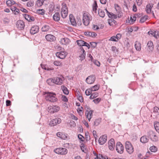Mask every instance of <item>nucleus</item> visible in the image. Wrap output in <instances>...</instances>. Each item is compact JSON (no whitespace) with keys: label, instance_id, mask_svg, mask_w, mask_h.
<instances>
[{"label":"nucleus","instance_id":"1","mask_svg":"<svg viewBox=\"0 0 159 159\" xmlns=\"http://www.w3.org/2000/svg\"><path fill=\"white\" fill-rule=\"evenodd\" d=\"M45 99L46 101L51 102H55L57 101L56 94L53 93L46 92L45 94Z\"/></svg>","mask_w":159,"mask_h":159},{"label":"nucleus","instance_id":"2","mask_svg":"<svg viewBox=\"0 0 159 159\" xmlns=\"http://www.w3.org/2000/svg\"><path fill=\"white\" fill-rule=\"evenodd\" d=\"M92 20V17L88 12H85L83 13V22L85 25H88Z\"/></svg>","mask_w":159,"mask_h":159},{"label":"nucleus","instance_id":"3","mask_svg":"<svg viewBox=\"0 0 159 159\" xmlns=\"http://www.w3.org/2000/svg\"><path fill=\"white\" fill-rule=\"evenodd\" d=\"M61 14L62 17L63 18H66L68 14V11L67 6L66 4H63L61 9Z\"/></svg>","mask_w":159,"mask_h":159},{"label":"nucleus","instance_id":"4","mask_svg":"<svg viewBox=\"0 0 159 159\" xmlns=\"http://www.w3.org/2000/svg\"><path fill=\"white\" fill-rule=\"evenodd\" d=\"M125 148L127 152L129 154H132L134 151V148L129 142L127 141L125 142Z\"/></svg>","mask_w":159,"mask_h":159},{"label":"nucleus","instance_id":"5","mask_svg":"<svg viewBox=\"0 0 159 159\" xmlns=\"http://www.w3.org/2000/svg\"><path fill=\"white\" fill-rule=\"evenodd\" d=\"M79 54L80 60L82 61L84 59L86 56V52L83 47H80L78 50Z\"/></svg>","mask_w":159,"mask_h":159},{"label":"nucleus","instance_id":"6","mask_svg":"<svg viewBox=\"0 0 159 159\" xmlns=\"http://www.w3.org/2000/svg\"><path fill=\"white\" fill-rule=\"evenodd\" d=\"M54 151L56 153L61 155H65L67 153V149L62 148H57Z\"/></svg>","mask_w":159,"mask_h":159},{"label":"nucleus","instance_id":"7","mask_svg":"<svg viewBox=\"0 0 159 159\" xmlns=\"http://www.w3.org/2000/svg\"><path fill=\"white\" fill-rule=\"evenodd\" d=\"M64 80V77L61 75L53 78L54 83L58 85H61L62 84L63 81Z\"/></svg>","mask_w":159,"mask_h":159},{"label":"nucleus","instance_id":"8","mask_svg":"<svg viewBox=\"0 0 159 159\" xmlns=\"http://www.w3.org/2000/svg\"><path fill=\"white\" fill-rule=\"evenodd\" d=\"M116 149L117 152L120 154H122L123 152L124 148L120 142H118L116 143Z\"/></svg>","mask_w":159,"mask_h":159},{"label":"nucleus","instance_id":"9","mask_svg":"<svg viewBox=\"0 0 159 159\" xmlns=\"http://www.w3.org/2000/svg\"><path fill=\"white\" fill-rule=\"evenodd\" d=\"M148 135L151 140L153 141H156L158 140V138L155 133L152 131H150L148 133Z\"/></svg>","mask_w":159,"mask_h":159},{"label":"nucleus","instance_id":"10","mask_svg":"<svg viewBox=\"0 0 159 159\" xmlns=\"http://www.w3.org/2000/svg\"><path fill=\"white\" fill-rule=\"evenodd\" d=\"M61 122V120L59 118L53 119L50 121L49 125L51 126H54L60 124Z\"/></svg>","mask_w":159,"mask_h":159},{"label":"nucleus","instance_id":"11","mask_svg":"<svg viewBox=\"0 0 159 159\" xmlns=\"http://www.w3.org/2000/svg\"><path fill=\"white\" fill-rule=\"evenodd\" d=\"M67 54V52L65 51H61L57 52L56 55L57 57L61 59H64Z\"/></svg>","mask_w":159,"mask_h":159},{"label":"nucleus","instance_id":"12","mask_svg":"<svg viewBox=\"0 0 159 159\" xmlns=\"http://www.w3.org/2000/svg\"><path fill=\"white\" fill-rule=\"evenodd\" d=\"M48 109L50 112L53 113L58 111L60 109V107L58 106L55 105L48 107Z\"/></svg>","mask_w":159,"mask_h":159},{"label":"nucleus","instance_id":"13","mask_svg":"<svg viewBox=\"0 0 159 159\" xmlns=\"http://www.w3.org/2000/svg\"><path fill=\"white\" fill-rule=\"evenodd\" d=\"M16 25V27L20 30L23 29L25 25L24 22L22 20L17 21Z\"/></svg>","mask_w":159,"mask_h":159},{"label":"nucleus","instance_id":"14","mask_svg":"<svg viewBox=\"0 0 159 159\" xmlns=\"http://www.w3.org/2000/svg\"><path fill=\"white\" fill-rule=\"evenodd\" d=\"M107 139V136L104 135L101 136L99 138L98 142L100 144L103 145L106 142Z\"/></svg>","mask_w":159,"mask_h":159},{"label":"nucleus","instance_id":"15","mask_svg":"<svg viewBox=\"0 0 159 159\" xmlns=\"http://www.w3.org/2000/svg\"><path fill=\"white\" fill-rule=\"evenodd\" d=\"M108 147L110 150H113L115 146V141L113 139H111L108 141Z\"/></svg>","mask_w":159,"mask_h":159},{"label":"nucleus","instance_id":"16","mask_svg":"<svg viewBox=\"0 0 159 159\" xmlns=\"http://www.w3.org/2000/svg\"><path fill=\"white\" fill-rule=\"evenodd\" d=\"M95 80V77L94 76L91 75L88 76L86 79V81L88 84L93 83Z\"/></svg>","mask_w":159,"mask_h":159},{"label":"nucleus","instance_id":"17","mask_svg":"<svg viewBox=\"0 0 159 159\" xmlns=\"http://www.w3.org/2000/svg\"><path fill=\"white\" fill-rule=\"evenodd\" d=\"M39 27L37 25H34L31 28L30 31L31 34H34L39 32Z\"/></svg>","mask_w":159,"mask_h":159},{"label":"nucleus","instance_id":"18","mask_svg":"<svg viewBox=\"0 0 159 159\" xmlns=\"http://www.w3.org/2000/svg\"><path fill=\"white\" fill-rule=\"evenodd\" d=\"M45 39L48 41L51 42H53L56 39L55 37L53 35L51 34H48L46 35Z\"/></svg>","mask_w":159,"mask_h":159},{"label":"nucleus","instance_id":"19","mask_svg":"<svg viewBox=\"0 0 159 159\" xmlns=\"http://www.w3.org/2000/svg\"><path fill=\"white\" fill-rule=\"evenodd\" d=\"M57 136L63 139H65L67 138L68 135L67 134L61 132H57L56 134Z\"/></svg>","mask_w":159,"mask_h":159},{"label":"nucleus","instance_id":"20","mask_svg":"<svg viewBox=\"0 0 159 159\" xmlns=\"http://www.w3.org/2000/svg\"><path fill=\"white\" fill-rule=\"evenodd\" d=\"M93 111L90 110L89 111H86L85 113L86 117L88 119V120L90 121L92 116Z\"/></svg>","mask_w":159,"mask_h":159},{"label":"nucleus","instance_id":"21","mask_svg":"<svg viewBox=\"0 0 159 159\" xmlns=\"http://www.w3.org/2000/svg\"><path fill=\"white\" fill-rule=\"evenodd\" d=\"M60 42L62 44L66 45L69 43L70 40L67 38H64L61 39Z\"/></svg>","mask_w":159,"mask_h":159},{"label":"nucleus","instance_id":"22","mask_svg":"<svg viewBox=\"0 0 159 159\" xmlns=\"http://www.w3.org/2000/svg\"><path fill=\"white\" fill-rule=\"evenodd\" d=\"M148 50L149 51H152L153 49V42L150 41L148 42L147 43Z\"/></svg>","mask_w":159,"mask_h":159},{"label":"nucleus","instance_id":"23","mask_svg":"<svg viewBox=\"0 0 159 159\" xmlns=\"http://www.w3.org/2000/svg\"><path fill=\"white\" fill-rule=\"evenodd\" d=\"M69 17L71 25L73 26H76V23L73 15L71 14L70 15Z\"/></svg>","mask_w":159,"mask_h":159},{"label":"nucleus","instance_id":"24","mask_svg":"<svg viewBox=\"0 0 159 159\" xmlns=\"http://www.w3.org/2000/svg\"><path fill=\"white\" fill-rule=\"evenodd\" d=\"M24 17L25 19L29 22L33 21L34 20V17L30 16L28 14H25Z\"/></svg>","mask_w":159,"mask_h":159},{"label":"nucleus","instance_id":"25","mask_svg":"<svg viewBox=\"0 0 159 159\" xmlns=\"http://www.w3.org/2000/svg\"><path fill=\"white\" fill-rule=\"evenodd\" d=\"M153 7V5L149 4L146 7V11L148 13H150L151 12V9Z\"/></svg>","mask_w":159,"mask_h":159},{"label":"nucleus","instance_id":"26","mask_svg":"<svg viewBox=\"0 0 159 159\" xmlns=\"http://www.w3.org/2000/svg\"><path fill=\"white\" fill-rule=\"evenodd\" d=\"M149 140L146 136H143L140 139V142L143 143H147Z\"/></svg>","mask_w":159,"mask_h":159},{"label":"nucleus","instance_id":"27","mask_svg":"<svg viewBox=\"0 0 159 159\" xmlns=\"http://www.w3.org/2000/svg\"><path fill=\"white\" fill-rule=\"evenodd\" d=\"M53 20L56 21H58L60 20V16L59 13H55L53 16Z\"/></svg>","mask_w":159,"mask_h":159},{"label":"nucleus","instance_id":"28","mask_svg":"<svg viewBox=\"0 0 159 159\" xmlns=\"http://www.w3.org/2000/svg\"><path fill=\"white\" fill-rule=\"evenodd\" d=\"M135 47L136 49L138 51H140L141 49V44L139 42H136L135 43Z\"/></svg>","mask_w":159,"mask_h":159},{"label":"nucleus","instance_id":"29","mask_svg":"<svg viewBox=\"0 0 159 159\" xmlns=\"http://www.w3.org/2000/svg\"><path fill=\"white\" fill-rule=\"evenodd\" d=\"M101 122V118H98L95 119L93 125L95 126H98Z\"/></svg>","mask_w":159,"mask_h":159},{"label":"nucleus","instance_id":"30","mask_svg":"<svg viewBox=\"0 0 159 159\" xmlns=\"http://www.w3.org/2000/svg\"><path fill=\"white\" fill-rule=\"evenodd\" d=\"M61 89L63 92V93L66 94L68 95L69 94L68 90L67 88L64 85H62L61 86Z\"/></svg>","mask_w":159,"mask_h":159},{"label":"nucleus","instance_id":"31","mask_svg":"<svg viewBox=\"0 0 159 159\" xmlns=\"http://www.w3.org/2000/svg\"><path fill=\"white\" fill-rule=\"evenodd\" d=\"M98 15L100 16L102 18L104 17L105 16V13L102 10L99 9H98Z\"/></svg>","mask_w":159,"mask_h":159},{"label":"nucleus","instance_id":"32","mask_svg":"<svg viewBox=\"0 0 159 159\" xmlns=\"http://www.w3.org/2000/svg\"><path fill=\"white\" fill-rule=\"evenodd\" d=\"M50 29V27L48 25H43L42 28L41 30L43 32H46L48 31Z\"/></svg>","mask_w":159,"mask_h":159},{"label":"nucleus","instance_id":"33","mask_svg":"<svg viewBox=\"0 0 159 159\" xmlns=\"http://www.w3.org/2000/svg\"><path fill=\"white\" fill-rule=\"evenodd\" d=\"M136 20V17L135 16H131L130 17V20H129V23L131 24H133Z\"/></svg>","mask_w":159,"mask_h":159},{"label":"nucleus","instance_id":"34","mask_svg":"<svg viewBox=\"0 0 159 159\" xmlns=\"http://www.w3.org/2000/svg\"><path fill=\"white\" fill-rule=\"evenodd\" d=\"M98 6L96 2L95 1L93 6V10L95 13H97Z\"/></svg>","mask_w":159,"mask_h":159},{"label":"nucleus","instance_id":"35","mask_svg":"<svg viewBox=\"0 0 159 159\" xmlns=\"http://www.w3.org/2000/svg\"><path fill=\"white\" fill-rule=\"evenodd\" d=\"M6 3L8 6L11 7L15 3V2L13 0H8L7 1Z\"/></svg>","mask_w":159,"mask_h":159},{"label":"nucleus","instance_id":"36","mask_svg":"<svg viewBox=\"0 0 159 159\" xmlns=\"http://www.w3.org/2000/svg\"><path fill=\"white\" fill-rule=\"evenodd\" d=\"M99 85H95L94 86L90 88L92 91H95L98 90L99 88Z\"/></svg>","mask_w":159,"mask_h":159},{"label":"nucleus","instance_id":"37","mask_svg":"<svg viewBox=\"0 0 159 159\" xmlns=\"http://www.w3.org/2000/svg\"><path fill=\"white\" fill-rule=\"evenodd\" d=\"M98 96V93L96 92L92 93L90 97V99H94Z\"/></svg>","mask_w":159,"mask_h":159},{"label":"nucleus","instance_id":"38","mask_svg":"<svg viewBox=\"0 0 159 159\" xmlns=\"http://www.w3.org/2000/svg\"><path fill=\"white\" fill-rule=\"evenodd\" d=\"M53 64L56 66H62L63 65L62 62L59 61H54Z\"/></svg>","mask_w":159,"mask_h":159},{"label":"nucleus","instance_id":"39","mask_svg":"<svg viewBox=\"0 0 159 159\" xmlns=\"http://www.w3.org/2000/svg\"><path fill=\"white\" fill-rule=\"evenodd\" d=\"M78 45L80 46V47H82L84 46V41L82 40H78L76 41Z\"/></svg>","mask_w":159,"mask_h":159},{"label":"nucleus","instance_id":"40","mask_svg":"<svg viewBox=\"0 0 159 159\" xmlns=\"http://www.w3.org/2000/svg\"><path fill=\"white\" fill-rule=\"evenodd\" d=\"M148 16H144L141 17L139 20V22L141 23H143L146 21L148 19Z\"/></svg>","mask_w":159,"mask_h":159},{"label":"nucleus","instance_id":"41","mask_svg":"<svg viewBox=\"0 0 159 159\" xmlns=\"http://www.w3.org/2000/svg\"><path fill=\"white\" fill-rule=\"evenodd\" d=\"M108 16L109 18H111L112 19H116L117 18V15H116L112 13H109Z\"/></svg>","mask_w":159,"mask_h":159},{"label":"nucleus","instance_id":"42","mask_svg":"<svg viewBox=\"0 0 159 159\" xmlns=\"http://www.w3.org/2000/svg\"><path fill=\"white\" fill-rule=\"evenodd\" d=\"M47 82L50 85H52L54 83L53 79L52 78H50L47 80Z\"/></svg>","mask_w":159,"mask_h":159},{"label":"nucleus","instance_id":"43","mask_svg":"<svg viewBox=\"0 0 159 159\" xmlns=\"http://www.w3.org/2000/svg\"><path fill=\"white\" fill-rule=\"evenodd\" d=\"M154 126L157 131L159 133V122H157L155 123Z\"/></svg>","mask_w":159,"mask_h":159},{"label":"nucleus","instance_id":"44","mask_svg":"<svg viewBox=\"0 0 159 159\" xmlns=\"http://www.w3.org/2000/svg\"><path fill=\"white\" fill-rule=\"evenodd\" d=\"M43 0H38L36 2V4L38 7H39L43 5Z\"/></svg>","mask_w":159,"mask_h":159},{"label":"nucleus","instance_id":"45","mask_svg":"<svg viewBox=\"0 0 159 159\" xmlns=\"http://www.w3.org/2000/svg\"><path fill=\"white\" fill-rule=\"evenodd\" d=\"M92 91L91 89V88L87 89L85 91V93L87 96H89L91 95L92 93Z\"/></svg>","mask_w":159,"mask_h":159},{"label":"nucleus","instance_id":"46","mask_svg":"<svg viewBox=\"0 0 159 159\" xmlns=\"http://www.w3.org/2000/svg\"><path fill=\"white\" fill-rule=\"evenodd\" d=\"M34 2L32 0H30L27 2V6L28 7H31L34 5Z\"/></svg>","mask_w":159,"mask_h":159},{"label":"nucleus","instance_id":"47","mask_svg":"<svg viewBox=\"0 0 159 159\" xmlns=\"http://www.w3.org/2000/svg\"><path fill=\"white\" fill-rule=\"evenodd\" d=\"M150 150L152 152H155L157 151V148L156 146H153L150 148Z\"/></svg>","mask_w":159,"mask_h":159},{"label":"nucleus","instance_id":"48","mask_svg":"<svg viewBox=\"0 0 159 159\" xmlns=\"http://www.w3.org/2000/svg\"><path fill=\"white\" fill-rule=\"evenodd\" d=\"M80 147L81 150L83 152H84L86 150V148L84 145L83 143H82L80 145Z\"/></svg>","mask_w":159,"mask_h":159},{"label":"nucleus","instance_id":"49","mask_svg":"<svg viewBox=\"0 0 159 159\" xmlns=\"http://www.w3.org/2000/svg\"><path fill=\"white\" fill-rule=\"evenodd\" d=\"M116 13L119 18H120L123 15V13L121 10L116 11Z\"/></svg>","mask_w":159,"mask_h":159},{"label":"nucleus","instance_id":"50","mask_svg":"<svg viewBox=\"0 0 159 159\" xmlns=\"http://www.w3.org/2000/svg\"><path fill=\"white\" fill-rule=\"evenodd\" d=\"M101 98H98L96 99H95L93 100V102L95 104H98L99 103L101 100Z\"/></svg>","mask_w":159,"mask_h":159},{"label":"nucleus","instance_id":"51","mask_svg":"<svg viewBox=\"0 0 159 159\" xmlns=\"http://www.w3.org/2000/svg\"><path fill=\"white\" fill-rule=\"evenodd\" d=\"M37 12L39 14L43 15L44 14L45 11L43 9H39L37 10Z\"/></svg>","mask_w":159,"mask_h":159},{"label":"nucleus","instance_id":"52","mask_svg":"<svg viewBox=\"0 0 159 159\" xmlns=\"http://www.w3.org/2000/svg\"><path fill=\"white\" fill-rule=\"evenodd\" d=\"M114 6L116 11L121 10V8L118 4H115Z\"/></svg>","mask_w":159,"mask_h":159},{"label":"nucleus","instance_id":"53","mask_svg":"<svg viewBox=\"0 0 159 159\" xmlns=\"http://www.w3.org/2000/svg\"><path fill=\"white\" fill-rule=\"evenodd\" d=\"M78 138L81 141H84V137L81 134H79L78 135Z\"/></svg>","mask_w":159,"mask_h":159},{"label":"nucleus","instance_id":"54","mask_svg":"<svg viewBox=\"0 0 159 159\" xmlns=\"http://www.w3.org/2000/svg\"><path fill=\"white\" fill-rule=\"evenodd\" d=\"M156 32H154L152 31H149L148 32L149 34H151L153 36L156 38H157V36L156 35Z\"/></svg>","mask_w":159,"mask_h":159},{"label":"nucleus","instance_id":"55","mask_svg":"<svg viewBox=\"0 0 159 159\" xmlns=\"http://www.w3.org/2000/svg\"><path fill=\"white\" fill-rule=\"evenodd\" d=\"M90 44L91 47L95 48L97 46V43L95 42H90Z\"/></svg>","mask_w":159,"mask_h":159},{"label":"nucleus","instance_id":"56","mask_svg":"<svg viewBox=\"0 0 159 159\" xmlns=\"http://www.w3.org/2000/svg\"><path fill=\"white\" fill-rule=\"evenodd\" d=\"M62 99L63 101L65 102H67L68 101V99L65 96L62 95Z\"/></svg>","mask_w":159,"mask_h":159},{"label":"nucleus","instance_id":"57","mask_svg":"<svg viewBox=\"0 0 159 159\" xmlns=\"http://www.w3.org/2000/svg\"><path fill=\"white\" fill-rule=\"evenodd\" d=\"M2 21L4 24H7L9 21V20L7 18H4L3 19Z\"/></svg>","mask_w":159,"mask_h":159},{"label":"nucleus","instance_id":"58","mask_svg":"<svg viewBox=\"0 0 159 159\" xmlns=\"http://www.w3.org/2000/svg\"><path fill=\"white\" fill-rule=\"evenodd\" d=\"M109 40L114 41H118V39H116V38L115 36H113L110 38Z\"/></svg>","mask_w":159,"mask_h":159},{"label":"nucleus","instance_id":"59","mask_svg":"<svg viewBox=\"0 0 159 159\" xmlns=\"http://www.w3.org/2000/svg\"><path fill=\"white\" fill-rule=\"evenodd\" d=\"M54 6L50 5L49 6V11L51 12H52L54 9Z\"/></svg>","mask_w":159,"mask_h":159},{"label":"nucleus","instance_id":"60","mask_svg":"<svg viewBox=\"0 0 159 159\" xmlns=\"http://www.w3.org/2000/svg\"><path fill=\"white\" fill-rule=\"evenodd\" d=\"M92 29L94 30H97L99 29V27L97 25H93Z\"/></svg>","mask_w":159,"mask_h":159},{"label":"nucleus","instance_id":"61","mask_svg":"<svg viewBox=\"0 0 159 159\" xmlns=\"http://www.w3.org/2000/svg\"><path fill=\"white\" fill-rule=\"evenodd\" d=\"M111 49L112 51L113 52H114L116 53V52H117V49L116 47L115 46L112 47Z\"/></svg>","mask_w":159,"mask_h":159},{"label":"nucleus","instance_id":"62","mask_svg":"<svg viewBox=\"0 0 159 159\" xmlns=\"http://www.w3.org/2000/svg\"><path fill=\"white\" fill-rule=\"evenodd\" d=\"M153 112L157 113L159 112V108L157 107H155L154 108Z\"/></svg>","mask_w":159,"mask_h":159},{"label":"nucleus","instance_id":"63","mask_svg":"<svg viewBox=\"0 0 159 159\" xmlns=\"http://www.w3.org/2000/svg\"><path fill=\"white\" fill-rule=\"evenodd\" d=\"M90 33H91L90 35V36L94 37L97 35L96 34L95 32H90Z\"/></svg>","mask_w":159,"mask_h":159},{"label":"nucleus","instance_id":"64","mask_svg":"<svg viewBox=\"0 0 159 159\" xmlns=\"http://www.w3.org/2000/svg\"><path fill=\"white\" fill-rule=\"evenodd\" d=\"M77 111L78 112V113L79 114L80 116H81L82 115V111L80 108H78L77 110Z\"/></svg>","mask_w":159,"mask_h":159}]
</instances>
